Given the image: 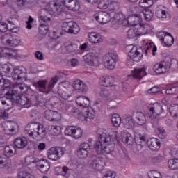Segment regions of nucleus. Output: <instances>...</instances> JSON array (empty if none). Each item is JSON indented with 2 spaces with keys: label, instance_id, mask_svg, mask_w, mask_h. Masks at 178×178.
Returning <instances> with one entry per match:
<instances>
[{
  "label": "nucleus",
  "instance_id": "obj_20",
  "mask_svg": "<svg viewBox=\"0 0 178 178\" xmlns=\"http://www.w3.org/2000/svg\"><path fill=\"white\" fill-rule=\"evenodd\" d=\"M147 144L151 151H158L161 148V142L159 140L152 138L147 141Z\"/></svg>",
  "mask_w": 178,
  "mask_h": 178
},
{
  "label": "nucleus",
  "instance_id": "obj_57",
  "mask_svg": "<svg viewBox=\"0 0 178 178\" xmlns=\"http://www.w3.org/2000/svg\"><path fill=\"white\" fill-rule=\"evenodd\" d=\"M99 95L103 99H108L109 98V95H111V93L109 92V90L102 88L99 91Z\"/></svg>",
  "mask_w": 178,
  "mask_h": 178
},
{
  "label": "nucleus",
  "instance_id": "obj_48",
  "mask_svg": "<svg viewBox=\"0 0 178 178\" xmlns=\"http://www.w3.org/2000/svg\"><path fill=\"white\" fill-rule=\"evenodd\" d=\"M170 113L172 118H178V104H172L170 106Z\"/></svg>",
  "mask_w": 178,
  "mask_h": 178
},
{
  "label": "nucleus",
  "instance_id": "obj_17",
  "mask_svg": "<svg viewBox=\"0 0 178 178\" xmlns=\"http://www.w3.org/2000/svg\"><path fill=\"white\" fill-rule=\"evenodd\" d=\"M51 10V8H42L38 13V15L39 16V22L40 23H45V22H51V17H48L49 15H51L49 12Z\"/></svg>",
  "mask_w": 178,
  "mask_h": 178
},
{
  "label": "nucleus",
  "instance_id": "obj_54",
  "mask_svg": "<svg viewBox=\"0 0 178 178\" xmlns=\"http://www.w3.org/2000/svg\"><path fill=\"white\" fill-rule=\"evenodd\" d=\"M76 127H73V126L67 127L65 130V136H70L71 137H73V134H74V131Z\"/></svg>",
  "mask_w": 178,
  "mask_h": 178
},
{
  "label": "nucleus",
  "instance_id": "obj_33",
  "mask_svg": "<svg viewBox=\"0 0 178 178\" xmlns=\"http://www.w3.org/2000/svg\"><path fill=\"white\" fill-rule=\"evenodd\" d=\"M36 129L38 131L34 132L33 138H35V137L38 138H45V136H47V131L45 130V128H40V125H38Z\"/></svg>",
  "mask_w": 178,
  "mask_h": 178
},
{
  "label": "nucleus",
  "instance_id": "obj_23",
  "mask_svg": "<svg viewBox=\"0 0 178 178\" xmlns=\"http://www.w3.org/2000/svg\"><path fill=\"white\" fill-rule=\"evenodd\" d=\"M76 104H77L79 106L88 108V106L91 105V101H90V99L86 96H80L76 98Z\"/></svg>",
  "mask_w": 178,
  "mask_h": 178
},
{
  "label": "nucleus",
  "instance_id": "obj_52",
  "mask_svg": "<svg viewBox=\"0 0 178 178\" xmlns=\"http://www.w3.org/2000/svg\"><path fill=\"white\" fill-rule=\"evenodd\" d=\"M17 178H35L33 175L27 171H20L17 174Z\"/></svg>",
  "mask_w": 178,
  "mask_h": 178
},
{
  "label": "nucleus",
  "instance_id": "obj_38",
  "mask_svg": "<svg viewBox=\"0 0 178 178\" xmlns=\"http://www.w3.org/2000/svg\"><path fill=\"white\" fill-rule=\"evenodd\" d=\"M58 102L59 98H58V97H52L49 99V101L46 102L45 106L49 109H52V108H54V106Z\"/></svg>",
  "mask_w": 178,
  "mask_h": 178
},
{
  "label": "nucleus",
  "instance_id": "obj_25",
  "mask_svg": "<svg viewBox=\"0 0 178 178\" xmlns=\"http://www.w3.org/2000/svg\"><path fill=\"white\" fill-rule=\"evenodd\" d=\"M140 22H141V17L136 15H129L127 19V24L134 26L135 27L138 24H140Z\"/></svg>",
  "mask_w": 178,
  "mask_h": 178
},
{
  "label": "nucleus",
  "instance_id": "obj_9",
  "mask_svg": "<svg viewBox=\"0 0 178 178\" xmlns=\"http://www.w3.org/2000/svg\"><path fill=\"white\" fill-rule=\"evenodd\" d=\"M118 60V54H108L104 56V66L109 70H113L115 66H116V61Z\"/></svg>",
  "mask_w": 178,
  "mask_h": 178
},
{
  "label": "nucleus",
  "instance_id": "obj_55",
  "mask_svg": "<svg viewBox=\"0 0 178 178\" xmlns=\"http://www.w3.org/2000/svg\"><path fill=\"white\" fill-rule=\"evenodd\" d=\"M39 168H40V172L42 173H47L49 170L51 165L49 163L46 162L44 164L39 165Z\"/></svg>",
  "mask_w": 178,
  "mask_h": 178
},
{
  "label": "nucleus",
  "instance_id": "obj_16",
  "mask_svg": "<svg viewBox=\"0 0 178 178\" xmlns=\"http://www.w3.org/2000/svg\"><path fill=\"white\" fill-rule=\"evenodd\" d=\"M56 172L60 171L59 175L64 176L65 178H76V172L73 170L67 168V167L64 166L63 168L56 167L55 168Z\"/></svg>",
  "mask_w": 178,
  "mask_h": 178
},
{
  "label": "nucleus",
  "instance_id": "obj_14",
  "mask_svg": "<svg viewBox=\"0 0 178 178\" xmlns=\"http://www.w3.org/2000/svg\"><path fill=\"white\" fill-rule=\"evenodd\" d=\"M62 3L68 10L77 12V10H80V3L79 0H63Z\"/></svg>",
  "mask_w": 178,
  "mask_h": 178
},
{
  "label": "nucleus",
  "instance_id": "obj_47",
  "mask_svg": "<svg viewBox=\"0 0 178 178\" xmlns=\"http://www.w3.org/2000/svg\"><path fill=\"white\" fill-rule=\"evenodd\" d=\"M0 168H4V169H10L12 168V163H8L6 159L0 156Z\"/></svg>",
  "mask_w": 178,
  "mask_h": 178
},
{
  "label": "nucleus",
  "instance_id": "obj_50",
  "mask_svg": "<svg viewBox=\"0 0 178 178\" xmlns=\"http://www.w3.org/2000/svg\"><path fill=\"white\" fill-rule=\"evenodd\" d=\"M49 131L53 136H59V134H60V127L51 125Z\"/></svg>",
  "mask_w": 178,
  "mask_h": 178
},
{
  "label": "nucleus",
  "instance_id": "obj_61",
  "mask_svg": "<svg viewBox=\"0 0 178 178\" xmlns=\"http://www.w3.org/2000/svg\"><path fill=\"white\" fill-rule=\"evenodd\" d=\"M16 88L17 90H19V91H21V92H29V91H30V88H29L26 85L23 84V83H19L16 86Z\"/></svg>",
  "mask_w": 178,
  "mask_h": 178
},
{
  "label": "nucleus",
  "instance_id": "obj_32",
  "mask_svg": "<svg viewBox=\"0 0 178 178\" xmlns=\"http://www.w3.org/2000/svg\"><path fill=\"white\" fill-rule=\"evenodd\" d=\"M4 152L6 154V156H8V158H12V156H15V155H16V148H15V146L13 145H10L4 148Z\"/></svg>",
  "mask_w": 178,
  "mask_h": 178
},
{
  "label": "nucleus",
  "instance_id": "obj_35",
  "mask_svg": "<svg viewBox=\"0 0 178 178\" xmlns=\"http://www.w3.org/2000/svg\"><path fill=\"white\" fill-rule=\"evenodd\" d=\"M47 80H39L38 82H33L32 85L40 91V90H45L47 88Z\"/></svg>",
  "mask_w": 178,
  "mask_h": 178
},
{
  "label": "nucleus",
  "instance_id": "obj_34",
  "mask_svg": "<svg viewBox=\"0 0 178 178\" xmlns=\"http://www.w3.org/2000/svg\"><path fill=\"white\" fill-rule=\"evenodd\" d=\"M156 16L159 19H165L166 12L165 11V7L158 6L156 8Z\"/></svg>",
  "mask_w": 178,
  "mask_h": 178
},
{
  "label": "nucleus",
  "instance_id": "obj_5",
  "mask_svg": "<svg viewBox=\"0 0 178 178\" xmlns=\"http://www.w3.org/2000/svg\"><path fill=\"white\" fill-rule=\"evenodd\" d=\"M0 91L4 93V95L10 97V98L13 95V91H17L16 90H12V86L10 81L9 79H3L0 76Z\"/></svg>",
  "mask_w": 178,
  "mask_h": 178
},
{
  "label": "nucleus",
  "instance_id": "obj_51",
  "mask_svg": "<svg viewBox=\"0 0 178 178\" xmlns=\"http://www.w3.org/2000/svg\"><path fill=\"white\" fill-rule=\"evenodd\" d=\"M143 16H144L145 20H146V22H151L154 15L152 14V11L151 10L147 9V10H145L143 11Z\"/></svg>",
  "mask_w": 178,
  "mask_h": 178
},
{
  "label": "nucleus",
  "instance_id": "obj_19",
  "mask_svg": "<svg viewBox=\"0 0 178 178\" xmlns=\"http://www.w3.org/2000/svg\"><path fill=\"white\" fill-rule=\"evenodd\" d=\"M27 144H29V141L26 137H17L14 140V145L18 149H24L27 147Z\"/></svg>",
  "mask_w": 178,
  "mask_h": 178
},
{
  "label": "nucleus",
  "instance_id": "obj_41",
  "mask_svg": "<svg viewBox=\"0 0 178 178\" xmlns=\"http://www.w3.org/2000/svg\"><path fill=\"white\" fill-rule=\"evenodd\" d=\"M168 167L172 170H177L178 169V159H171L168 162Z\"/></svg>",
  "mask_w": 178,
  "mask_h": 178
},
{
  "label": "nucleus",
  "instance_id": "obj_12",
  "mask_svg": "<svg viewBox=\"0 0 178 178\" xmlns=\"http://www.w3.org/2000/svg\"><path fill=\"white\" fill-rule=\"evenodd\" d=\"M57 94L63 99H69L72 97V91L69 90V87L66 86L65 83H60L58 86Z\"/></svg>",
  "mask_w": 178,
  "mask_h": 178
},
{
  "label": "nucleus",
  "instance_id": "obj_22",
  "mask_svg": "<svg viewBox=\"0 0 178 178\" xmlns=\"http://www.w3.org/2000/svg\"><path fill=\"white\" fill-rule=\"evenodd\" d=\"M132 116L134 119H136V122L138 124H139V126H143V124H145L147 122V118H145V115H144L143 112H134Z\"/></svg>",
  "mask_w": 178,
  "mask_h": 178
},
{
  "label": "nucleus",
  "instance_id": "obj_60",
  "mask_svg": "<svg viewBox=\"0 0 178 178\" xmlns=\"http://www.w3.org/2000/svg\"><path fill=\"white\" fill-rule=\"evenodd\" d=\"M157 131H159L158 136L159 138H161V140H163L166 138L167 134H166V131L165 130V128L161 127H158Z\"/></svg>",
  "mask_w": 178,
  "mask_h": 178
},
{
  "label": "nucleus",
  "instance_id": "obj_2",
  "mask_svg": "<svg viewBox=\"0 0 178 178\" xmlns=\"http://www.w3.org/2000/svg\"><path fill=\"white\" fill-rule=\"evenodd\" d=\"M13 95H11L10 99L13 104H17V105H21V106H24V108H29L28 104L29 99L27 96L24 95H20L19 90H13Z\"/></svg>",
  "mask_w": 178,
  "mask_h": 178
},
{
  "label": "nucleus",
  "instance_id": "obj_13",
  "mask_svg": "<svg viewBox=\"0 0 178 178\" xmlns=\"http://www.w3.org/2000/svg\"><path fill=\"white\" fill-rule=\"evenodd\" d=\"M94 18L100 24H106L111 22V14L106 11H101L95 14Z\"/></svg>",
  "mask_w": 178,
  "mask_h": 178
},
{
  "label": "nucleus",
  "instance_id": "obj_62",
  "mask_svg": "<svg viewBox=\"0 0 178 178\" xmlns=\"http://www.w3.org/2000/svg\"><path fill=\"white\" fill-rule=\"evenodd\" d=\"M77 155L78 156H80V158L84 159V158H87V156H88V150L78 148Z\"/></svg>",
  "mask_w": 178,
  "mask_h": 178
},
{
  "label": "nucleus",
  "instance_id": "obj_27",
  "mask_svg": "<svg viewBox=\"0 0 178 178\" xmlns=\"http://www.w3.org/2000/svg\"><path fill=\"white\" fill-rule=\"evenodd\" d=\"M113 77L112 76H102L100 78V84L103 87H114L113 82H114Z\"/></svg>",
  "mask_w": 178,
  "mask_h": 178
},
{
  "label": "nucleus",
  "instance_id": "obj_4",
  "mask_svg": "<svg viewBox=\"0 0 178 178\" xmlns=\"http://www.w3.org/2000/svg\"><path fill=\"white\" fill-rule=\"evenodd\" d=\"M2 127L5 134L8 136H13L19 133V125L15 122L8 121L3 122Z\"/></svg>",
  "mask_w": 178,
  "mask_h": 178
},
{
  "label": "nucleus",
  "instance_id": "obj_64",
  "mask_svg": "<svg viewBox=\"0 0 178 178\" xmlns=\"http://www.w3.org/2000/svg\"><path fill=\"white\" fill-rule=\"evenodd\" d=\"M135 29L136 30V33H138V35H144V29L143 27V24H138L135 26Z\"/></svg>",
  "mask_w": 178,
  "mask_h": 178
},
{
  "label": "nucleus",
  "instance_id": "obj_18",
  "mask_svg": "<svg viewBox=\"0 0 178 178\" xmlns=\"http://www.w3.org/2000/svg\"><path fill=\"white\" fill-rule=\"evenodd\" d=\"M63 10H65V5L54 3L52 6L50 7V16L56 17V16H59V13H62Z\"/></svg>",
  "mask_w": 178,
  "mask_h": 178
},
{
  "label": "nucleus",
  "instance_id": "obj_3",
  "mask_svg": "<svg viewBox=\"0 0 178 178\" xmlns=\"http://www.w3.org/2000/svg\"><path fill=\"white\" fill-rule=\"evenodd\" d=\"M1 42L3 45L7 47H17L20 44V39L12 33H6L2 36Z\"/></svg>",
  "mask_w": 178,
  "mask_h": 178
},
{
  "label": "nucleus",
  "instance_id": "obj_28",
  "mask_svg": "<svg viewBox=\"0 0 178 178\" xmlns=\"http://www.w3.org/2000/svg\"><path fill=\"white\" fill-rule=\"evenodd\" d=\"M134 79H138V80H141L144 77V76L147 75L145 72V68H135L134 71H132Z\"/></svg>",
  "mask_w": 178,
  "mask_h": 178
},
{
  "label": "nucleus",
  "instance_id": "obj_37",
  "mask_svg": "<svg viewBox=\"0 0 178 178\" xmlns=\"http://www.w3.org/2000/svg\"><path fill=\"white\" fill-rule=\"evenodd\" d=\"M95 118V111L94 110L90 109L87 111L86 115H84V113H82V122L86 120V122H88V119H94Z\"/></svg>",
  "mask_w": 178,
  "mask_h": 178
},
{
  "label": "nucleus",
  "instance_id": "obj_24",
  "mask_svg": "<svg viewBox=\"0 0 178 178\" xmlns=\"http://www.w3.org/2000/svg\"><path fill=\"white\" fill-rule=\"evenodd\" d=\"M38 127V124L35 122H30L25 127V134H28L29 137H33L34 138V133L35 132V129Z\"/></svg>",
  "mask_w": 178,
  "mask_h": 178
},
{
  "label": "nucleus",
  "instance_id": "obj_63",
  "mask_svg": "<svg viewBox=\"0 0 178 178\" xmlns=\"http://www.w3.org/2000/svg\"><path fill=\"white\" fill-rule=\"evenodd\" d=\"M56 83H58V76L56 75L55 76L51 78L49 83L48 84V88L49 91H51V90H52L54 87H55V84H56Z\"/></svg>",
  "mask_w": 178,
  "mask_h": 178
},
{
  "label": "nucleus",
  "instance_id": "obj_10",
  "mask_svg": "<svg viewBox=\"0 0 178 178\" xmlns=\"http://www.w3.org/2000/svg\"><path fill=\"white\" fill-rule=\"evenodd\" d=\"M157 38L165 47H172L173 42H175L173 36L168 32H159L157 33Z\"/></svg>",
  "mask_w": 178,
  "mask_h": 178
},
{
  "label": "nucleus",
  "instance_id": "obj_26",
  "mask_svg": "<svg viewBox=\"0 0 178 178\" xmlns=\"http://www.w3.org/2000/svg\"><path fill=\"white\" fill-rule=\"evenodd\" d=\"M88 40L92 44H99V42H102L101 35L95 32H91L88 33Z\"/></svg>",
  "mask_w": 178,
  "mask_h": 178
},
{
  "label": "nucleus",
  "instance_id": "obj_39",
  "mask_svg": "<svg viewBox=\"0 0 178 178\" xmlns=\"http://www.w3.org/2000/svg\"><path fill=\"white\" fill-rule=\"evenodd\" d=\"M65 49L68 52H75L79 49V44L74 42H70L65 46Z\"/></svg>",
  "mask_w": 178,
  "mask_h": 178
},
{
  "label": "nucleus",
  "instance_id": "obj_8",
  "mask_svg": "<svg viewBox=\"0 0 178 178\" xmlns=\"http://www.w3.org/2000/svg\"><path fill=\"white\" fill-rule=\"evenodd\" d=\"M65 154V150L62 147H51L48 150L47 156L49 159L51 161H58L60 159L63 154Z\"/></svg>",
  "mask_w": 178,
  "mask_h": 178
},
{
  "label": "nucleus",
  "instance_id": "obj_53",
  "mask_svg": "<svg viewBox=\"0 0 178 178\" xmlns=\"http://www.w3.org/2000/svg\"><path fill=\"white\" fill-rule=\"evenodd\" d=\"M82 136H83V129L76 127V128H75V131H74V134L72 135V137L77 140L79 138H81Z\"/></svg>",
  "mask_w": 178,
  "mask_h": 178
},
{
  "label": "nucleus",
  "instance_id": "obj_43",
  "mask_svg": "<svg viewBox=\"0 0 178 178\" xmlns=\"http://www.w3.org/2000/svg\"><path fill=\"white\" fill-rule=\"evenodd\" d=\"M49 30V26H48V24H47V22L40 23V25L39 26V33L40 34H42L44 35V34H47Z\"/></svg>",
  "mask_w": 178,
  "mask_h": 178
},
{
  "label": "nucleus",
  "instance_id": "obj_49",
  "mask_svg": "<svg viewBox=\"0 0 178 178\" xmlns=\"http://www.w3.org/2000/svg\"><path fill=\"white\" fill-rule=\"evenodd\" d=\"M28 105H29V108L31 106V105H37L38 102V99H37V97L35 95H28Z\"/></svg>",
  "mask_w": 178,
  "mask_h": 178
},
{
  "label": "nucleus",
  "instance_id": "obj_7",
  "mask_svg": "<svg viewBox=\"0 0 178 178\" xmlns=\"http://www.w3.org/2000/svg\"><path fill=\"white\" fill-rule=\"evenodd\" d=\"M128 49H130L128 52V57L130 59H133L134 62H140L143 59V49H138L137 47L130 45L128 47Z\"/></svg>",
  "mask_w": 178,
  "mask_h": 178
},
{
  "label": "nucleus",
  "instance_id": "obj_45",
  "mask_svg": "<svg viewBox=\"0 0 178 178\" xmlns=\"http://www.w3.org/2000/svg\"><path fill=\"white\" fill-rule=\"evenodd\" d=\"M156 1L158 0H140L139 5L141 8H150L154 2H156Z\"/></svg>",
  "mask_w": 178,
  "mask_h": 178
},
{
  "label": "nucleus",
  "instance_id": "obj_59",
  "mask_svg": "<svg viewBox=\"0 0 178 178\" xmlns=\"http://www.w3.org/2000/svg\"><path fill=\"white\" fill-rule=\"evenodd\" d=\"M8 47H0V58L3 56H12V54L8 52Z\"/></svg>",
  "mask_w": 178,
  "mask_h": 178
},
{
  "label": "nucleus",
  "instance_id": "obj_30",
  "mask_svg": "<svg viewBox=\"0 0 178 178\" xmlns=\"http://www.w3.org/2000/svg\"><path fill=\"white\" fill-rule=\"evenodd\" d=\"M122 140L123 141V143H125V144H128V145H133V142L134 141V139H133V137L131 136V134H130V133L122 132Z\"/></svg>",
  "mask_w": 178,
  "mask_h": 178
},
{
  "label": "nucleus",
  "instance_id": "obj_29",
  "mask_svg": "<svg viewBox=\"0 0 178 178\" xmlns=\"http://www.w3.org/2000/svg\"><path fill=\"white\" fill-rule=\"evenodd\" d=\"M149 111L152 112V113H155L157 115H161L163 112V107L161 105L160 103H155L153 104V106L149 108Z\"/></svg>",
  "mask_w": 178,
  "mask_h": 178
},
{
  "label": "nucleus",
  "instance_id": "obj_44",
  "mask_svg": "<svg viewBox=\"0 0 178 178\" xmlns=\"http://www.w3.org/2000/svg\"><path fill=\"white\" fill-rule=\"evenodd\" d=\"M111 122L114 127H119V126H120L122 120L118 114H113L111 117Z\"/></svg>",
  "mask_w": 178,
  "mask_h": 178
},
{
  "label": "nucleus",
  "instance_id": "obj_11",
  "mask_svg": "<svg viewBox=\"0 0 178 178\" xmlns=\"http://www.w3.org/2000/svg\"><path fill=\"white\" fill-rule=\"evenodd\" d=\"M90 166L95 169V170H103L104 165H105V162H104V158L102 157H96L95 156H92L90 157Z\"/></svg>",
  "mask_w": 178,
  "mask_h": 178
},
{
  "label": "nucleus",
  "instance_id": "obj_31",
  "mask_svg": "<svg viewBox=\"0 0 178 178\" xmlns=\"http://www.w3.org/2000/svg\"><path fill=\"white\" fill-rule=\"evenodd\" d=\"M11 76L13 80H22V79H24L26 73H24V72H22V70L15 69L12 72Z\"/></svg>",
  "mask_w": 178,
  "mask_h": 178
},
{
  "label": "nucleus",
  "instance_id": "obj_6",
  "mask_svg": "<svg viewBox=\"0 0 178 178\" xmlns=\"http://www.w3.org/2000/svg\"><path fill=\"white\" fill-rule=\"evenodd\" d=\"M62 30L68 34H78L80 33V27L73 22H64L62 24Z\"/></svg>",
  "mask_w": 178,
  "mask_h": 178
},
{
  "label": "nucleus",
  "instance_id": "obj_21",
  "mask_svg": "<svg viewBox=\"0 0 178 178\" xmlns=\"http://www.w3.org/2000/svg\"><path fill=\"white\" fill-rule=\"evenodd\" d=\"M44 118L50 122H58L59 119V113L51 110H46L44 112Z\"/></svg>",
  "mask_w": 178,
  "mask_h": 178
},
{
  "label": "nucleus",
  "instance_id": "obj_58",
  "mask_svg": "<svg viewBox=\"0 0 178 178\" xmlns=\"http://www.w3.org/2000/svg\"><path fill=\"white\" fill-rule=\"evenodd\" d=\"M120 6V4L117 1H111V3L108 4V8H109L110 10H114L116 12L117 10H119Z\"/></svg>",
  "mask_w": 178,
  "mask_h": 178
},
{
  "label": "nucleus",
  "instance_id": "obj_56",
  "mask_svg": "<svg viewBox=\"0 0 178 178\" xmlns=\"http://www.w3.org/2000/svg\"><path fill=\"white\" fill-rule=\"evenodd\" d=\"M137 36H138V33H137V31L135 27H134V29H130L127 31L128 38H129V39L136 38V37H137Z\"/></svg>",
  "mask_w": 178,
  "mask_h": 178
},
{
  "label": "nucleus",
  "instance_id": "obj_42",
  "mask_svg": "<svg viewBox=\"0 0 178 178\" xmlns=\"http://www.w3.org/2000/svg\"><path fill=\"white\" fill-rule=\"evenodd\" d=\"M95 56V54L94 53H88L83 56V60L88 65H93Z\"/></svg>",
  "mask_w": 178,
  "mask_h": 178
},
{
  "label": "nucleus",
  "instance_id": "obj_40",
  "mask_svg": "<svg viewBox=\"0 0 178 178\" xmlns=\"http://www.w3.org/2000/svg\"><path fill=\"white\" fill-rule=\"evenodd\" d=\"M153 70L157 74H164V73H166V70H164L163 64H162V63L154 65Z\"/></svg>",
  "mask_w": 178,
  "mask_h": 178
},
{
  "label": "nucleus",
  "instance_id": "obj_36",
  "mask_svg": "<svg viewBox=\"0 0 178 178\" xmlns=\"http://www.w3.org/2000/svg\"><path fill=\"white\" fill-rule=\"evenodd\" d=\"M124 127L125 129H132L134 126V121H133V118L127 117L122 120Z\"/></svg>",
  "mask_w": 178,
  "mask_h": 178
},
{
  "label": "nucleus",
  "instance_id": "obj_46",
  "mask_svg": "<svg viewBox=\"0 0 178 178\" xmlns=\"http://www.w3.org/2000/svg\"><path fill=\"white\" fill-rule=\"evenodd\" d=\"M114 17L120 24H127V19H125L124 15H123L122 13L115 14Z\"/></svg>",
  "mask_w": 178,
  "mask_h": 178
},
{
  "label": "nucleus",
  "instance_id": "obj_15",
  "mask_svg": "<svg viewBox=\"0 0 178 178\" xmlns=\"http://www.w3.org/2000/svg\"><path fill=\"white\" fill-rule=\"evenodd\" d=\"M73 87L75 91L77 92H81L82 94H86L88 91V86L84 81L76 79L73 82Z\"/></svg>",
  "mask_w": 178,
  "mask_h": 178
},
{
  "label": "nucleus",
  "instance_id": "obj_1",
  "mask_svg": "<svg viewBox=\"0 0 178 178\" xmlns=\"http://www.w3.org/2000/svg\"><path fill=\"white\" fill-rule=\"evenodd\" d=\"M98 140L94 144V148L97 151L98 155L101 154H107V158L112 159V156H115V138H111L106 135V131L104 129L97 130Z\"/></svg>",
  "mask_w": 178,
  "mask_h": 178
}]
</instances>
